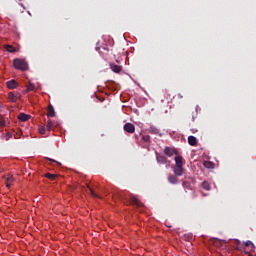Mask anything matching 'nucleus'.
<instances>
[{"label": "nucleus", "mask_w": 256, "mask_h": 256, "mask_svg": "<svg viewBox=\"0 0 256 256\" xmlns=\"http://www.w3.org/2000/svg\"><path fill=\"white\" fill-rule=\"evenodd\" d=\"M13 66L15 67V69H19L20 71H27V69H29L27 62L19 58L14 59Z\"/></svg>", "instance_id": "1"}, {"label": "nucleus", "mask_w": 256, "mask_h": 256, "mask_svg": "<svg viewBox=\"0 0 256 256\" xmlns=\"http://www.w3.org/2000/svg\"><path fill=\"white\" fill-rule=\"evenodd\" d=\"M21 97V94L19 92H9L8 93V99L10 103H17V99Z\"/></svg>", "instance_id": "2"}, {"label": "nucleus", "mask_w": 256, "mask_h": 256, "mask_svg": "<svg viewBox=\"0 0 256 256\" xmlns=\"http://www.w3.org/2000/svg\"><path fill=\"white\" fill-rule=\"evenodd\" d=\"M157 163H160L161 165H166V167H169L171 165V162L167 160V158L163 155H157L156 156Z\"/></svg>", "instance_id": "3"}, {"label": "nucleus", "mask_w": 256, "mask_h": 256, "mask_svg": "<svg viewBox=\"0 0 256 256\" xmlns=\"http://www.w3.org/2000/svg\"><path fill=\"white\" fill-rule=\"evenodd\" d=\"M123 129L126 133H135V125L129 122L124 124Z\"/></svg>", "instance_id": "4"}, {"label": "nucleus", "mask_w": 256, "mask_h": 256, "mask_svg": "<svg viewBox=\"0 0 256 256\" xmlns=\"http://www.w3.org/2000/svg\"><path fill=\"white\" fill-rule=\"evenodd\" d=\"M110 69L113 71V73H121V71H123V67L115 63L110 64Z\"/></svg>", "instance_id": "5"}, {"label": "nucleus", "mask_w": 256, "mask_h": 256, "mask_svg": "<svg viewBox=\"0 0 256 256\" xmlns=\"http://www.w3.org/2000/svg\"><path fill=\"white\" fill-rule=\"evenodd\" d=\"M130 203L132 205H135V207H143V203H141V201H139V199H137V197L135 196H132L130 198Z\"/></svg>", "instance_id": "6"}, {"label": "nucleus", "mask_w": 256, "mask_h": 256, "mask_svg": "<svg viewBox=\"0 0 256 256\" xmlns=\"http://www.w3.org/2000/svg\"><path fill=\"white\" fill-rule=\"evenodd\" d=\"M6 85H7L8 89H17V87H19V84L17 83L16 80H10V81L6 82Z\"/></svg>", "instance_id": "7"}, {"label": "nucleus", "mask_w": 256, "mask_h": 256, "mask_svg": "<svg viewBox=\"0 0 256 256\" xmlns=\"http://www.w3.org/2000/svg\"><path fill=\"white\" fill-rule=\"evenodd\" d=\"M178 181H179V178H177V175L168 176V182L171 183V185H177Z\"/></svg>", "instance_id": "8"}, {"label": "nucleus", "mask_w": 256, "mask_h": 256, "mask_svg": "<svg viewBox=\"0 0 256 256\" xmlns=\"http://www.w3.org/2000/svg\"><path fill=\"white\" fill-rule=\"evenodd\" d=\"M164 153L165 155H167V157H173V155H175L176 152L173 148L166 147L164 149Z\"/></svg>", "instance_id": "9"}, {"label": "nucleus", "mask_w": 256, "mask_h": 256, "mask_svg": "<svg viewBox=\"0 0 256 256\" xmlns=\"http://www.w3.org/2000/svg\"><path fill=\"white\" fill-rule=\"evenodd\" d=\"M174 173L176 177L183 176V166H176V168L174 169Z\"/></svg>", "instance_id": "10"}, {"label": "nucleus", "mask_w": 256, "mask_h": 256, "mask_svg": "<svg viewBox=\"0 0 256 256\" xmlns=\"http://www.w3.org/2000/svg\"><path fill=\"white\" fill-rule=\"evenodd\" d=\"M47 117H55V108H53V105L48 106Z\"/></svg>", "instance_id": "11"}, {"label": "nucleus", "mask_w": 256, "mask_h": 256, "mask_svg": "<svg viewBox=\"0 0 256 256\" xmlns=\"http://www.w3.org/2000/svg\"><path fill=\"white\" fill-rule=\"evenodd\" d=\"M20 121H29L31 119V115H27L25 113H20L18 116Z\"/></svg>", "instance_id": "12"}, {"label": "nucleus", "mask_w": 256, "mask_h": 256, "mask_svg": "<svg viewBox=\"0 0 256 256\" xmlns=\"http://www.w3.org/2000/svg\"><path fill=\"white\" fill-rule=\"evenodd\" d=\"M188 143L191 147H195L197 145V138L195 136H189Z\"/></svg>", "instance_id": "13"}, {"label": "nucleus", "mask_w": 256, "mask_h": 256, "mask_svg": "<svg viewBox=\"0 0 256 256\" xmlns=\"http://www.w3.org/2000/svg\"><path fill=\"white\" fill-rule=\"evenodd\" d=\"M175 163H176V167H183V157L182 156H176L175 157Z\"/></svg>", "instance_id": "14"}, {"label": "nucleus", "mask_w": 256, "mask_h": 256, "mask_svg": "<svg viewBox=\"0 0 256 256\" xmlns=\"http://www.w3.org/2000/svg\"><path fill=\"white\" fill-rule=\"evenodd\" d=\"M204 167H205L206 169H214L215 164H213V162H211V161H205V162H204Z\"/></svg>", "instance_id": "15"}, {"label": "nucleus", "mask_w": 256, "mask_h": 256, "mask_svg": "<svg viewBox=\"0 0 256 256\" xmlns=\"http://www.w3.org/2000/svg\"><path fill=\"white\" fill-rule=\"evenodd\" d=\"M45 177L50 179V181H55V179H57V174L46 173Z\"/></svg>", "instance_id": "16"}, {"label": "nucleus", "mask_w": 256, "mask_h": 256, "mask_svg": "<svg viewBox=\"0 0 256 256\" xmlns=\"http://www.w3.org/2000/svg\"><path fill=\"white\" fill-rule=\"evenodd\" d=\"M202 187H203V189H205V191H211V185L207 181H204L202 183Z\"/></svg>", "instance_id": "17"}, {"label": "nucleus", "mask_w": 256, "mask_h": 256, "mask_svg": "<svg viewBox=\"0 0 256 256\" xmlns=\"http://www.w3.org/2000/svg\"><path fill=\"white\" fill-rule=\"evenodd\" d=\"M5 49H6V51H8V53H15V51H17L15 49V47H13L11 45H5Z\"/></svg>", "instance_id": "18"}, {"label": "nucleus", "mask_w": 256, "mask_h": 256, "mask_svg": "<svg viewBox=\"0 0 256 256\" xmlns=\"http://www.w3.org/2000/svg\"><path fill=\"white\" fill-rule=\"evenodd\" d=\"M149 132L152 134V135H159V129L155 128V127H151Z\"/></svg>", "instance_id": "19"}, {"label": "nucleus", "mask_w": 256, "mask_h": 256, "mask_svg": "<svg viewBox=\"0 0 256 256\" xmlns=\"http://www.w3.org/2000/svg\"><path fill=\"white\" fill-rule=\"evenodd\" d=\"M46 129L48 131H51L53 129V121H51V120L47 121Z\"/></svg>", "instance_id": "20"}, {"label": "nucleus", "mask_w": 256, "mask_h": 256, "mask_svg": "<svg viewBox=\"0 0 256 256\" xmlns=\"http://www.w3.org/2000/svg\"><path fill=\"white\" fill-rule=\"evenodd\" d=\"M13 181H14L13 175L8 174V176H7V178H6V183H9L10 185H12V184H13Z\"/></svg>", "instance_id": "21"}, {"label": "nucleus", "mask_w": 256, "mask_h": 256, "mask_svg": "<svg viewBox=\"0 0 256 256\" xmlns=\"http://www.w3.org/2000/svg\"><path fill=\"white\" fill-rule=\"evenodd\" d=\"M87 187H88V189H89L91 195L94 196L95 199H101V196L97 195V194L95 193V191H93V189H91V187H89V186H87Z\"/></svg>", "instance_id": "22"}, {"label": "nucleus", "mask_w": 256, "mask_h": 256, "mask_svg": "<svg viewBox=\"0 0 256 256\" xmlns=\"http://www.w3.org/2000/svg\"><path fill=\"white\" fill-rule=\"evenodd\" d=\"M244 245L246 247H250V245H251L252 249H255V244H253V242H251V240H247L246 242H244Z\"/></svg>", "instance_id": "23"}, {"label": "nucleus", "mask_w": 256, "mask_h": 256, "mask_svg": "<svg viewBox=\"0 0 256 256\" xmlns=\"http://www.w3.org/2000/svg\"><path fill=\"white\" fill-rule=\"evenodd\" d=\"M34 90H35V84L29 83V85L27 86V91H34Z\"/></svg>", "instance_id": "24"}, {"label": "nucleus", "mask_w": 256, "mask_h": 256, "mask_svg": "<svg viewBox=\"0 0 256 256\" xmlns=\"http://www.w3.org/2000/svg\"><path fill=\"white\" fill-rule=\"evenodd\" d=\"M142 140L145 142V143H149V141L151 140V137L149 135H144L142 136Z\"/></svg>", "instance_id": "25"}, {"label": "nucleus", "mask_w": 256, "mask_h": 256, "mask_svg": "<svg viewBox=\"0 0 256 256\" xmlns=\"http://www.w3.org/2000/svg\"><path fill=\"white\" fill-rule=\"evenodd\" d=\"M39 133H40L41 135H45V128H44L43 126H41V127L39 128Z\"/></svg>", "instance_id": "26"}, {"label": "nucleus", "mask_w": 256, "mask_h": 256, "mask_svg": "<svg viewBox=\"0 0 256 256\" xmlns=\"http://www.w3.org/2000/svg\"><path fill=\"white\" fill-rule=\"evenodd\" d=\"M11 137H13V135L8 132V133L5 135L6 141H9V139H11Z\"/></svg>", "instance_id": "27"}, {"label": "nucleus", "mask_w": 256, "mask_h": 256, "mask_svg": "<svg viewBox=\"0 0 256 256\" xmlns=\"http://www.w3.org/2000/svg\"><path fill=\"white\" fill-rule=\"evenodd\" d=\"M49 161H51L52 163H57V165L61 166V163H60V162H57V161H55V160H53V159H49Z\"/></svg>", "instance_id": "28"}, {"label": "nucleus", "mask_w": 256, "mask_h": 256, "mask_svg": "<svg viewBox=\"0 0 256 256\" xmlns=\"http://www.w3.org/2000/svg\"><path fill=\"white\" fill-rule=\"evenodd\" d=\"M5 125V122H3L1 119H0V127H3Z\"/></svg>", "instance_id": "29"}, {"label": "nucleus", "mask_w": 256, "mask_h": 256, "mask_svg": "<svg viewBox=\"0 0 256 256\" xmlns=\"http://www.w3.org/2000/svg\"><path fill=\"white\" fill-rule=\"evenodd\" d=\"M6 187H7V189H10V188H11V184H9L8 182H6Z\"/></svg>", "instance_id": "30"}, {"label": "nucleus", "mask_w": 256, "mask_h": 256, "mask_svg": "<svg viewBox=\"0 0 256 256\" xmlns=\"http://www.w3.org/2000/svg\"><path fill=\"white\" fill-rule=\"evenodd\" d=\"M182 185H183V187H185V185H187V182H183V184H182Z\"/></svg>", "instance_id": "31"}, {"label": "nucleus", "mask_w": 256, "mask_h": 256, "mask_svg": "<svg viewBox=\"0 0 256 256\" xmlns=\"http://www.w3.org/2000/svg\"><path fill=\"white\" fill-rule=\"evenodd\" d=\"M99 49H100V48H99V47H97V48H96V51H99Z\"/></svg>", "instance_id": "32"}, {"label": "nucleus", "mask_w": 256, "mask_h": 256, "mask_svg": "<svg viewBox=\"0 0 256 256\" xmlns=\"http://www.w3.org/2000/svg\"><path fill=\"white\" fill-rule=\"evenodd\" d=\"M248 256H253V255L249 254Z\"/></svg>", "instance_id": "33"}, {"label": "nucleus", "mask_w": 256, "mask_h": 256, "mask_svg": "<svg viewBox=\"0 0 256 256\" xmlns=\"http://www.w3.org/2000/svg\"><path fill=\"white\" fill-rule=\"evenodd\" d=\"M0 173H1V168H0Z\"/></svg>", "instance_id": "34"}]
</instances>
